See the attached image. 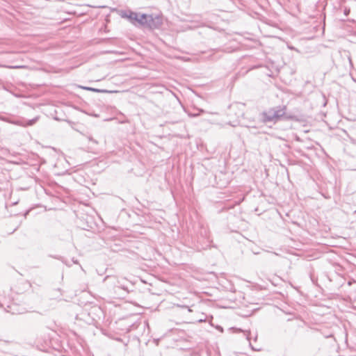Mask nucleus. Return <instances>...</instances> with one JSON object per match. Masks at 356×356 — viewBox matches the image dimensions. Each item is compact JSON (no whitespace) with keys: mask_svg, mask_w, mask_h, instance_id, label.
Listing matches in <instances>:
<instances>
[{"mask_svg":"<svg viewBox=\"0 0 356 356\" xmlns=\"http://www.w3.org/2000/svg\"><path fill=\"white\" fill-rule=\"evenodd\" d=\"M200 113H189L188 115L190 117H197V116H199L200 115V113H204V111L202 110V109H198Z\"/></svg>","mask_w":356,"mask_h":356,"instance_id":"423d86ee","label":"nucleus"},{"mask_svg":"<svg viewBox=\"0 0 356 356\" xmlns=\"http://www.w3.org/2000/svg\"><path fill=\"white\" fill-rule=\"evenodd\" d=\"M285 106H278L271 108L263 113L264 122L277 121L285 115Z\"/></svg>","mask_w":356,"mask_h":356,"instance_id":"f257e3e1","label":"nucleus"},{"mask_svg":"<svg viewBox=\"0 0 356 356\" xmlns=\"http://www.w3.org/2000/svg\"><path fill=\"white\" fill-rule=\"evenodd\" d=\"M147 26L150 28L156 26L154 22L152 15L138 13V17L136 20V25Z\"/></svg>","mask_w":356,"mask_h":356,"instance_id":"f03ea898","label":"nucleus"},{"mask_svg":"<svg viewBox=\"0 0 356 356\" xmlns=\"http://www.w3.org/2000/svg\"><path fill=\"white\" fill-rule=\"evenodd\" d=\"M121 17L129 19L132 24L136 25V20L138 17V13L132 11H122Z\"/></svg>","mask_w":356,"mask_h":356,"instance_id":"7ed1b4c3","label":"nucleus"},{"mask_svg":"<svg viewBox=\"0 0 356 356\" xmlns=\"http://www.w3.org/2000/svg\"><path fill=\"white\" fill-rule=\"evenodd\" d=\"M81 88L83 89H84V90H88V91L100 92L99 90L95 89V88H90V87H81Z\"/></svg>","mask_w":356,"mask_h":356,"instance_id":"39448f33","label":"nucleus"},{"mask_svg":"<svg viewBox=\"0 0 356 356\" xmlns=\"http://www.w3.org/2000/svg\"><path fill=\"white\" fill-rule=\"evenodd\" d=\"M355 213H356V211H355Z\"/></svg>","mask_w":356,"mask_h":356,"instance_id":"6e6552de","label":"nucleus"},{"mask_svg":"<svg viewBox=\"0 0 356 356\" xmlns=\"http://www.w3.org/2000/svg\"><path fill=\"white\" fill-rule=\"evenodd\" d=\"M38 120V118L36 117L32 120H26V121H15L13 122V124L22 126V127H27V126H32Z\"/></svg>","mask_w":356,"mask_h":356,"instance_id":"20e7f679","label":"nucleus"},{"mask_svg":"<svg viewBox=\"0 0 356 356\" xmlns=\"http://www.w3.org/2000/svg\"><path fill=\"white\" fill-rule=\"evenodd\" d=\"M10 68H19V67L15 66V67H9Z\"/></svg>","mask_w":356,"mask_h":356,"instance_id":"0eeeda50","label":"nucleus"}]
</instances>
